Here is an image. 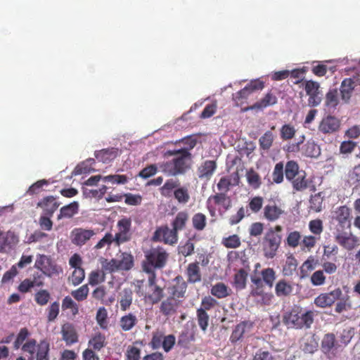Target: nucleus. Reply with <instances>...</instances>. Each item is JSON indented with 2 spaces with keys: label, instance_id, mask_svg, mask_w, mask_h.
Here are the masks:
<instances>
[{
  "label": "nucleus",
  "instance_id": "obj_1",
  "mask_svg": "<svg viewBox=\"0 0 360 360\" xmlns=\"http://www.w3.org/2000/svg\"><path fill=\"white\" fill-rule=\"evenodd\" d=\"M163 156L165 158L172 157V160L159 164L161 171L168 176L184 174L191 168L192 155L190 152L168 150L164 153Z\"/></svg>",
  "mask_w": 360,
  "mask_h": 360
},
{
  "label": "nucleus",
  "instance_id": "obj_2",
  "mask_svg": "<svg viewBox=\"0 0 360 360\" xmlns=\"http://www.w3.org/2000/svg\"><path fill=\"white\" fill-rule=\"evenodd\" d=\"M186 290L185 282H177L168 288L169 296L162 301L160 311L166 316H172L176 312Z\"/></svg>",
  "mask_w": 360,
  "mask_h": 360
},
{
  "label": "nucleus",
  "instance_id": "obj_3",
  "mask_svg": "<svg viewBox=\"0 0 360 360\" xmlns=\"http://www.w3.org/2000/svg\"><path fill=\"white\" fill-rule=\"evenodd\" d=\"M143 253L145 260L143 262V269L149 274H155V269L163 268L169 257L167 252L159 245L145 249Z\"/></svg>",
  "mask_w": 360,
  "mask_h": 360
},
{
  "label": "nucleus",
  "instance_id": "obj_4",
  "mask_svg": "<svg viewBox=\"0 0 360 360\" xmlns=\"http://www.w3.org/2000/svg\"><path fill=\"white\" fill-rule=\"evenodd\" d=\"M283 323L288 328H301L304 326L309 328L313 323V313L307 311L300 313L298 309H293L283 316Z\"/></svg>",
  "mask_w": 360,
  "mask_h": 360
},
{
  "label": "nucleus",
  "instance_id": "obj_5",
  "mask_svg": "<svg viewBox=\"0 0 360 360\" xmlns=\"http://www.w3.org/2000/svg\"><path fill=\"white\" fill-rule=\"evenodd\" d=\"M49 349V345L46 341H41L37 345V341L34 339L27 340L22 346V350L24 352L31 355L29 360H42L46 358Z\"/></svg>",
  "mask_w": 360,
  "mask_h": 360
},
{
  "label": "nucleus",
  "instance_id": "obj_6",
  "mask_svg": "<svg viewBox=\"0 0 360 360\" xmlns=\"http://www.w3.org/2000/svg\"><path fill=\"white\" fill-rule=\"evenodd\" d=\"M262 213L266 221L274 222L285 214V211L278 199H269L264 207Z\"/></svg>",
  "mask_w": 360,
  "mask_h": 360
},
{
  "label": "nucleus",
  "instance_id": "obj_7",
  "mask_svg": "<svg viewBox=\"0 0 360 360\" xmlns=\"http://www.w3.org/2000/svg\"><path fill=\"white\" fill-rule=\"evenodd\" d=\"M231 206V200L224 193H218L210 195L207 200V207L213 216L216 209L227 210Z\"/></svg>",
  "mask_w": 360,
  "mask_h": 360
},
{
  "label": "nucleus",
  "instance_id": "obj_8",
  "mask_svg": "<svg viewBox=\"0 0 360 360\" xmlns=\"http://www.w3.org/2000/svg\"><path fill=\"white\" fill-rule=\"evenodd\" d=\"M264 87V84L259 79L252 80L243 89L233 94V100L237 105H241L248 96L254 91L262 90Z\"/></svg>",
  "mask_w": 360,
  "mask_h": 360
},
{
  "label": "nucleus",
  "instance_id": "obj_9",
  "mask_svg": "<svg viewBox=\"0 0 360 360\" xmlns=\"http://www.w3.org/2000/svg\"><path fill=\"white\" fill-rule=\"evenodd\" d=\"M177 226H160L155 232L152 239L153 241H163L167 244H174L177 242Z\"/></svg>",
  "mask_w": 360,
  "mask_h": 360
},
{
  "label": "nucleus",
  "instance_id": "obj_10",
  "mask_svg": "<svg viewBox=\"0 0 360 360\" xmlns=\"http://www.w3.org/2000/svg\"><path fill=\"white\" fill-rule=\"evenodd\" d=\"M340 125V120L338 117L327 115L321 120L318 126V130L324 134H332L339 131Z\"/></svg>",
  "mask_w": 360,
  "mask_h": 360
},
{
  "label": "nucleus",
  "instance_id": "obj_11",
  "mask_svg": "<svg viewBox=\"0 0 360 360\" xmlns=\"http://www.w3.org/2000/svg\"><path fill=\"white\" fill-rule=\"evenodd\" d=\"M34 266L48 276H51L58 273L57 266L46 255H39L37 256Z\"/></svg>",
  "mask_w": 360,
  "mask_h": 360
},
{
  "label": "nucleus",
  "instance_id": "obj_12",
  "mask_svg": "<svg viewBox=\"0 0 360 360\" xmlns=\"http://www.w3.org/2000/svg\"><path fill=\"white\" fill-rule=\"evenodd\" d=\"M341 295V290L337 288L330 292L321 294L315 299L314 302L316 306L324 308L332 305Z\"/></svg>",
  "mask_w": 360,
  "mask_h": 360
},
{
  "label": "nucleus",
  "instance_id": "obj_13",
  "mask_svg": "<svg viewBox=\"0 0 360 360\" xmlns=\"http://www.w3.org/2000/svg\"><path fill=\"white\" fill-rule=\"evenodd\" d=\"M336 240L338 243L347 250H352L359 245L358 238L353 236L350 231H343L338 233L336 236Z\"/></svg>",
  "mask_w": 360,
  "mask_h": 360
},
{
  "label": "nucleus",
  "instance_id": "obj_14",
  "mask_svg": "<svg viewBox=\"0 0 360 360\" xmlns=\"http://www.w3.org/2000/svg\"><path fill=\"white\" fill-rule=\"evenodd\" d=\"M155 274H150L148 277V298L153 304L158 303L163 296L162 289L155 283Z\"/></svg>",
  "mask_w": 360,
  "mask_h": 360
},
{
  "label": "nucleus",
  "instance_id": "obj_15",
  "mask_svg": "<svg viewBox=\"0 0 360 360\" xmlns=\"http://www.w3.org/2000/svg\"><path fill=\"white\" fill-rule=\"evenodd\" d=\"M93 235L94 232L91 230L82 228L75 229L71 234V240L74 244L81 246L89 240Z\"/></svg>",
  "mask_w": 360,
  "mask_h": 360
},
{
  "label": "nucleus",
  "instance_id": "obj_16",
  "mask_svg": "<svg viewBox=\"0 0 360 360\" xmlns=\"http://www.w3.org/2000/svg\"><path fill=\"white\" fill-rule=\"evenodd\" d=\"M217 168L216 162L214 160H206L198 168V176L200 179L210 180Z\"/></svg>",
  "mask_w": 360,
  "mask_h": 360
},
{
  "label": "nucleus",
  "instance_id": "obj_17",
  "mask_svg": "<svg viewBox=\"0 0 360 360\" xmlns=\"http://www.w3.org/2000/svg\"><path fill=\"white\" fill-rule=\"evenodd\" d=\"M60 203L56 201L53 196L44 198L37 203V206L43 210L44 214L52 216L54 212L59 207Z\"/></svg>",
  "mask_w": 360,
  "mask_h": 360
},
{
  "label": "nucleus",
  "instance_id": "obj_18",
  "mask_svg": "<svg viewBox=\"0 0 360 360\" xmlns=\"http://www.w3.org/2000/svg\"><path fill=\"white\" fill-rule=\"evenodd\" d=\"M278 102L276 96L271 92H267L259 101L255 103L249 108L251 110H263L267 107L274 105Z\"/></svg>",
  "mask_w": 360,
  "mask_h": 360
},
{
  "label": "nucleus",
  "instance_id": "obj_19",
  "mask_svg": "<svg viewBox=\"0 0 360 360\" xmlns=\"http://www.w3.org/2000/svg\"><path fill=\"white\" fill-rule=\"evenodd\" d=\"M252 328V323L250 321H243L238 324L233 330L231 340L232 342H236L242 338L249 334Z\"/></svg>",
  "mask_w": 360,
  "mask_h": 360
},
{
  "label": "nucleus",
  "instance_id": "obj_20",
  "mask_svg": "<svg viewBox=\"0 0 360 360\" xmlns=\"http://www.w3.org/2000/svg\"><path fill=\"white\" fill-rule=\"evenodd\" d=\"M352 210L346 205L340 206L335 212L334 218L342 225H351L352 219Z\"/></svg>",
  "mask_w": 360,
  "mask_h": 360
},
{
  "label": "nucleus",
  "instance_id": "obj_21",
  "mask_svg": "<svg viewBox=\"0 0 360 360\" xmlns=\"http://www.w3.org/2000/svg\"><path fill=\"white\" fill-rule=\"evenodd\" d=\"M289 181L291 182L293 193L302 192L309 187V181L304 171H300V173L293 180H289Z\"/></svg>",
  "mask_w": 360,
  "mask_h": 360
},
{
  "label": "nucleus",
  "instance_id": "obj_22",
  "mask_svg": "<svg viewBox=\"0 0 360 360\" xmlns=\"http://www.w3.org/2000/svg\"><path fill=\"white\" fill-rule=\"evenodd\" d=\"M18 242V236L14 233L0 231V252H6L7 247L15 245Z\"/></svg>",
  "mask_w": 360,
  "mask_h": 360
},
{
  "label": "nucleus",
  "instance_id": "obj_23",
  "mask_svg": "<svg viewBox=\"0 0 360 360\" xmlns=\"http://www.w3.org/2000/svg\"><path fill=\"white\" fill-rule=\"evenodd\" d=\"M356 86L353 80L350 78H345L342 80L340 85L341 98L345 103H348L351 98L353 91Z\"/></svg>",
  "mask_w": 360,
  "mask_h": 360
},
{
  "label": "nucleus",
  "instance_id": "obj_24",
  "mask_svg": "<svg viewBox=\"0 0 360 360\" xmlns=\"http://www.w3.org/2000/svg\"><path fill=\"white\" fill-rule=\"evenodd\" d=\"M61 333L63 340L67 345H72L77 342V335L74 326L70 323H65L62 326Z\"/></svg>",
  "mask_w": 360,
  "mask_h": 360
},
{
  "label": "nucleus",
  "instance_id": "obj_25",
  "mask_svg": "<svg viewBox=\"0 0 360 360\" xmlns=\"http://www.w3.org/2000/svg\"><path fill=\"white\" fill-rule=\"evenodd\" d=\"M118 155V149L115 148H105L95 153V157L103 163H108Z\"/></svg>",
  "mask_w": 360,
  "mask_h": 360
},
{
  "label": "nucleus",
  "instance_id": "obj_26",
  "mask_svg": "<svg viewBox=\"0 0 360 360\" xmlns=\"http://www.w3.org/2000/svg\"><path fill=\"white\" fill-rule=\"evenodd\" d=\"M79 211V202L73 201L69 205L62 207L60 210V213L58 215V219H70L74 215L78 213Z\"/></svg>",
  "mask_w": 360,
  "mask_h": 360
},
{
  "label": "nucleus",
  "instance_id": "obj_27",
  "mask_svg": "<svg viewBox=\"0 0 360 360\" xmlns=\"http://www.w3.org/2000/svg\"><path fill=\"white\" fill-rule=\"evenodd\" d=\"M302 153L308 158H316L321 155V148L314 141H308L302 147Z\"/></svg>",
  "mask_w": 360,
  "mask_h": 360
},
{
  "label": "nucleus",
  "instance_id": "obj_28",
  "mask_svg": "<svg viewBox=\"0 0 360 360\" xmlns=\"http://www.w3.org/2000/svg\"><path fill=\"white\" fill-rule=\"evenodd\" d=\"M120 308L122 311L127 310L133 300V291L129 288H124L118 297Z\"/></svg>",
  "mask_w": 360,
  "mask_h": 360
},
{
  "label": "nucleus",
  "instance_id": "obj_29",
  "mask_svg": "<svg viewBox=\"0 0 360 360\" xmlns=\"http://www.w3.org/2000/svg\"><path fill=\"white\" fill-rule=\"evenodd\" d=\"M318 345V339L315 335L304 337L302 345L303 350L309 354L314 353L317 349Z\"/></svg>",
  "mask_w": 360,
  "mask_h": 360
},
{
  "label": "nucleus",
  "instance_id": "obj_30",
  "mask_svg": "<svg viewBox=\"0 0 360 360\" xmlns=\"http://www.w3.org/2000/svg\"><path fill=\"white\" fill-rule=\"evenodd\" d=\"M117 259L118 269L120 271L129 270L134 264V259L131 255L128 253H122Z\"/></svg>",
  "mask_w": 360,
  "mask_h": 360
},
{
  "label": "nucleus",
  "instance_id": "obj_31",
  "mask_svg": "<svg viewBox=\"0 0 360 360\" xmlns=\"http://www.w3.org/2000/svg\"><path fill=\"white\" fill-rule=\"evenodd\" d=\"M187 276L191 283L199 282L201 280V274L198 262L189 264L187 267Z\"/></svg>",
  "mask_w": 360,
  "mask_h": 360
},
{
  "label": "nucleus",
  "instance_id": "obj_32",
  "mask_svg": "<svg viewBox=\"0 0 360 360\" xmlns=\"http://www.w3.org/2000/svg\"><path fill=\"white\" fill-rule=\"evenodd\" d=\"M180 186V181L178 179H169L160 188V193L163 196H169L173 190L177 189Z\"/></svg>",
  "mask_w": 360,
  "mask_h": 360
},
{
  "label": "nucleus",
  "instance_id": "obj_33",
  "mask_svg": "<svg viewBox=\"0 0 360 360\" xmlns=\"http://www.w3.org/2000/svg\"><path fill=\"white\" fill-rule=\"evenodd\" d=\"M137 323V318L133 314H128L121 317L120 326L124 331L130 330Z\"/></svg>",
  "mask_w": 360,
  "mask_h": 360
},
{
  "label": "nucleus",
  "instance_id": "obj_34",
  "mask_svg": "<svg viewBox=\"0 0 360 360\" xmlns=\"http://www.w3.org/2000/svg\"><path fill=\"white\" fill-rule=\"evenodd\" d=\"M174 197L180 204H186L189 202L191 197L188 188L186 186H179L174 191Z\"/></svg>",
  "mask_w": 360,
  "mask_h": 360
},
{
  "label": "nucleus",
  "instance_id": "obj_35",
  "mask_svg": "<svg viewBox=\"0 0 360 360\" xmlns=\"http://www.w3.org/2000/svg\"><path fill=\"white\" fill-rule=\"evenodd\" d=\"M300 173L297 162L290 160L287 162L285 167V174L288 181L293 180Z\"/></svg>",
  "mask_w": 360,
  "mask_h": 360
},
{
  "label": "nucleus",
  "instance_id": "obj_36",
  "mask_svg": "<svg viewBox=\"0 0 360 360\" xmlns=\"http://www.w3.org/2000/svg\"><path fill=\"white\" fill-rule=\"evenodd\" d=\"M339 103L337 89H330L326 94L325 105L328 108H335Z\"/></svg>",
  "mask_w": 360,
  "mask_h": 360
},
{
  "label": "nucleus",
  "instance_id": "obj_37",
  "mask_svg": "<svg viewBox=\"0 0 360 360\" xmlns=\"http://www.w3.org/2000/svg\"><path fill=\"white\" fill-rule=\"evenodd\" d=\"M246 178L249 186L253 189H258L261 186L262 180L260 176L252 169L247 172Z\"/></svg>",
  "mask_w": 360,
  "mask_h": 360
},
{
  "label": "nucleus",
  "instance_id": "obj_38",
  "mask_svg": "<svg viewBox=\"0 0 360 360\" xmlns=\"http://www.w3.org/2000/svg\"><path fill=\"white\" fill-rule=\"evenodd\" d=\"M276 294L278 297L289 295L292 291V287L285 281H279L275 287Z\"/></svg>",
  "mask_w": 360,
  "mask_h": 360
},
{
  "label": "nucleus",
  "instance_id": "obj_39",
  "mask_svg": "<svg viewBox=\"0 0 360 360\" xmlns=\"http://www.w3.org/2000/svg\"><path fill=\"white\" fill-rule=\"evenodd\" d=\"M248 273L244 269L239 270L234 277V285L237 289L242 290L245 288Z\"/></svg>",
  "mask_w": 360,
  "mask_h": 360
},
{
  "label": "nucleus",
  "instance_id": "obj_40",
  "mask_svg": "<svg viewBox=\"0 0 360 360\" xmlns=\"http://www.w3.org/2000/svg\"><path fill=\"white\" fill-rule=\"evenodd\" d=\"M264 198L262 196L257 195L250 199L248 207L252 213H258L263 207Z\"/></svg>",
  "mask_w": 360,
  "mask_h": 360
},
{
  "label": "nucleus",
  "instance_id": "obj_41",
  "mask_svg": "<svg viewBox=\"0 0 360 360\" xmlns=\"http://www.w3.org/2000/svg\"><path fill=\"white\" fill-rule=\"evenodd\" d=\"M85 278L84 270L82 268H75L68 280L73 285H78Z\"/></svg>",
  "mask_w": 360,
  "mask_h": 360
},
{
  "label": "nucleus",
  "instance_id": "obj_42",
  "mask_svg": "<svg viewBox=\"0 0 360 360\" xmlns=\"http://www.w3.org/2000/svg\"><path fill=\"white\" fill-rule=\"evenodd\" d=\"M335 335L332 333L324 335L321 342V348L325 354L330 352L331 349L335 346Z\"/></svg>",
  "mask_w": 360,
  "mask_h": 360
},
{
  "label": "nucleus",
  "instance_id": "obj_43",
  "mask_svg": "<svg viewBox=\"0 0 360 360\" xmlns=\"http://www.w3.org/2000/svg\"><path fill=\"white\" fill-rule=\"evenodd\" d=\"M211 293L217 298H224L229 295V290L225 284L219 283L212 288Z\"/></svg>",
  "mask_w": 360,
  "mask_h": 360
},
{
  "label": "nucleus",
  "instance_id": "obj_44",
  "mask_svg": "<svg viewBox=\"0 0 360 360\" xmlns=\"http://www.w3.org/2000/svg\"><path fill=\"white\" fill-rule=\"evenodd\" d=\"M94 163V159H88L85 162H83L82 164L77 165V167L74 169L72 172V174L74 175H79L82 174L89 173L91 169L90 166Z\"/></svg>",
  "mask_w": 360,
  "mask_h": 360
},
{
  "label": "nucleus",
  "instance_id": "obj_45",
  "mask_svg": "<svg viewBox=\"0 0 360 360\" xmlns=\"http://www.w3.org/2000/svg\"><path fill=\"white\" fill-rule=\"evenodd\" d=\"M274 135L271 131H266L259 140L260 148L263 150H269L273 143Z\"/></svg>",
  "mask_w": 360,
  "mask_h": 360
},
{
  "label": "nucleus",
  "instance_id": "obj_46",
  "mask_svg": "<svg viewBox=\"0 0 360 360\" xmlns=\"http://www.w3.org/2000/svg\"><path fill=\"white\" fill-rule=\"evenodd\" d=\"M283 168L284 165L282 162L276 164L273 173V181L276 184H281L283 181Z\"/></svg>",
  "mask_w": 360,
  "mask_h": 360
},
{
  "label": "nucleus",
  "instance_id": "obj_47",
  "mask_svg": "<svg viewBox=\"0 0 360 360\" xmlns=\"http://www.w3.org/2000/svg\"><path fill=\"white\" fill-rule=\"evenodd\" d=\"M89 283L96 285L105 281V274L102 271H93L89 275Z\"/></svg>",
  "mask_w": 360,
  "mask_h": 360
},
{
  "label": "nucleus",
  "instance_id": "obj_48",
  "mask_svg": "<svg viewBox=\"0 0 360 360\" xmlns=\"http://www.w3.org/2000/svg\"><path fill=\"white\" fill-rule=\"evenodd\" d=\"M198 322L200 328L205 331L208 326L209 316L204 309H198L197 311Z\"/></svg>",
  "mask_w": 360,
  "mask_h": 360
},
{
  "label": "nucleus",
  "instance_id": "obj_49",
  "mask_svg": "<svg viewBox=\"0 0 360 360\" xmlns=\"http://www.w3.org/2000/svg\"><path fill=\"white\" fill-rule=\"evenodd\" d=\"M262 276L264 282L270 287L273 286L276 279L275 271L273 269L267 268L262 271Z\"/></svg>",
  "mask_w": 360,
  "mask_h": 360
},
{
  "label": "nucleus",
  "instance_id": "obj_50",
  "mask_svg": "<svg viewBox=\"0 0 360 360\" xmlns=\"http://www.w3.org/2000/svg\"><path fill=\"white\" fill-rule=\"evenodd\" d=\"M295 127L290 124H285L281 129V138L283 140L291 139L295 134Z\"/></svg>",
  "mask_w": 360,
  "mask_h": 360
},
{
  "label": "nucleus",
  "instance_id": "obj_51",
  "mask_svg": "<svg viewBox=\"0 0 360 360\" xmlns=\"http://www.w3.org/2000/svg\"><path fill=\"white\" fill-rule=\"evenodd\" d=\"M105 182H111L112 184H124L128 181V178L125 175L114 174L103 177Z\"/></svg>",
  "mask_w": 360,
  "mask_h": 360
},
{
  "label": "nucleus",
  "instance_id": "obj_52",
  "mask_svg": "<svg viewBox=\"0 0 360 360\" xmlns=\"http://www.w3.org/2000/svg\"><path fill=\"white\" fill-rule=\"evenodd\" d=\"M88 293H89V287L86 284V285H83L82 286L79 288L77 290H73L71 292V295L77 300L82 301L86 298Z\"/></svg>",
  "mask_w": 360,
  "mask_h": 360
},
{
  "label": "nucleus",
  "instance_id": "obj_53",
  "mask_svg": "<svg viewBox=\"0 0 360 360\" xmlns=\"http://www.w3.org/2000/svg\"><path fill=\"white\" fill-rule=\"evenodd\" d=\"M158 172V167L155 164L148 165L141 169L139 174V176L143 179H148L154 176Z\"/></svg>",
  "mask_w": 360,
  "mask_h": 360
},
{
  "label": "nucleus",
  "instance_id": "obj_54",
  "mask_svg": "<svg viewBox=\"0 0 360 360\" xmlns=\"http://www.w3.org/2000/svg\"><path fill=\"white\" fill-rule=\"evenodd\" d=\"M107 316V310L104 307H101L97 311L96 321L102 328H106L108 326Z\"/></svg>",
  "mask_w": 360,
  "mask_h": 360
},
{
  "label": "nucleus",
  "instance_id": "obj_55",
  "mask_svg": "<svg viewBox=\"0 0 360 360\" xmlns=\"http://www.w3.org/2000/svg\"><path fill=\"white\" fill-rule=\"evenodd\" d=\"M62 309L64 310L70 309L74 315H76L78 313V307L77 304L68 296L65 297L63 300Z\"/></svg>",
  "mask_w": 360,
  "mask_h": 360
},
{
  "label": "nucleus",
  "instance_id": "obj_56",
  "mask_svg": "<svg viewBox=\"0 0 360 360\" xmlns=\"http://www.w3.org/2000/svg\"><path fill=\"white\" fill-rule=\"evenodd\" d=\"M222 243L228 248H236L240 245L238 236L233 235L223 239Z\"/></svg>",
  "mask_w": 360,
  "mask_h": 360
},
{
  "label": "nucleus",
  "instance_id": "obj_57",
  "mask_svg": "<svg viewBox=\"0 0 360 360\" xmlns=\"http://www.w3.org/2000/svg\"><path fill=\"white\" fill-rule=\"evenodd\" d=\"M105 336L101 333L96 334L90 341L89 344L94 349L100 350L105 345Z\"/></svg>",
  "mask_w": 360,
  "mask_h": 360
},
{
  "label": "nucleus",
  "instance_id": "obj_58",
  "mask_svg": "<svg viewBox=\"0 0 360 360\" xmlns=\"http://www.w3.org/2000/svg\"><path fill=\"white\" fill-rule=\"evenodd\" d=\"M124 202L129 205H139L142 202V197L140 195H134L130 193L124 194Z\"/></svg>",
  "mask_w": 360,
  "mask_h": 360
},
{
  "label": "nucleus",
  "instance_id": "obj_59",
  "mask_svg": "<svg viewBox=\"0 0 360 360\" xmlns=\"http://www.w3.org/2000/svg\"><path fill=\"white\" fill-rule=\"evenodd\" d=\"M319 89L320 84L319 82L313 80L306 81L304 84V89L307 95L309 96L315 93H318V91H320Z\"/></svg>",
  "mask_w": 360,
  "mask_h": 360
},
{
  "label": "nucleus",
  "instance_id": "obj_60",
  "mask_svg": "<svg viewBox=\"0 0 360 360\" xmlns=\"http://www.w3.org/2000/svg\"><path fill=\"white\" fill-rule=\"evenodd\" d=\"M181 142L185 146V148L179 150H186L190 152L197 144V139L193 136H186L181 140Z\"/></svg>",
  "mask_w": 360,
  "mask_h": 360
},
{
  "label": "nucleus",
  "instance_id": "obj_61",
  "mask_svg": "<svg viewBox=\"0 0 360 360\" xmlns=\"http://www.w3.org/2000/svg\"><path fill=\"white\" fill-rule=\"evenodd\" d=\"M356 146V143L352 141H345L341 143L340 146V152L342 154H348L353 152Z\"/></svg>",
  "mask_w": 360,
  "mask_h": 360
},
{
  "label": "nucleus",
  "instance_id": "obj_62",
  "mask_svg": "<svg viewBox=\"0 0 360 360\" xmlns=\"http://www.w3.org/2000/svg\"><path fill=\"white\" fill-rule=\"evenodd\" d=\"M354 335V330L353 328L348 327L343 330L342 333L340 335V341L345 346L347 345L352 337Z\"/></svg>",
  "mask_w": 360,
  "mask_h": 360
},
{
  "label": "nucleus",
  "instance_id": "obj_63",
  "mask_svg": "<svg viewBox=\"0 0 360 360\" xmlns=\"http://www.w3.org/2000/svg\"><path fill=\"white\" fill-rule=\"evenodd\" d=\"M102 267L103 270L108 272H114L120 271L118 269V264L117 259H112L110 261L105 259V261L102 263Z\"/></svg>",
  "mask_w": 360,
  "mask_h": 360
},
{
  "label": "nucleus",
  "instance_id": "obj_64",
  "mask_svg": "<svg viewBox=\"0 0 360 360\" xmlns=\"http://www.w3.org/2000/svg\"><path fill=\"white\" fill-rule=\"evenodd\" d=\"M50 298V294L48 291L42 290L35 295V300L39 305H45L48 303Z\"/></svg>",
  "mask_w": 360,
  "mask_h": 360
}]
</instances>
